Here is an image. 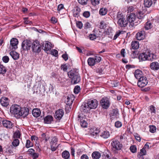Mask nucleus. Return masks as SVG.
Returning <instances> with one entry per match:
<instances>
[{"instance_id":"a878e982","label":"nucleus","mask_w":159,"mask_h":159,"mask_svg":"<svg viewBox=\"0 0 159 159\" xmlns=\"http://www.w3.org/2000/svg\"><path fill=\"white\" fill-rule=\"evenodd\" d=\"M132 48L134 49H137L139 47V43L138 41H133L131 43Z\"/></svg>"},{"instance_id":"2eb2a0df","label":"nucleus","mask_w":159,"mask_h":159,"mask_svg":"<svg viewBox=\"0 0 159 159\" xmlns=\"http://www.w3.org/2000/svg\"><path fill=\"white\" fill-rule=\"evenodd\" d=\"M1 104L3 106L7 107L9 104L8 99L5 97H2L0 100Z\"/></svg>"},{"instance_id":"20e7f679","label":"nucleus","mask_w":159,"mask_h":159,"mask_svg":"<svg viewBox=\"0 0 159 159\" xmlns=\"http://www.w3.org/2000/svg\"><path fill=\"white\" fill-rule=\"evenodd\" d=\"M32 51L34 52H39L41 50V45L39 42L36 40L31 44Z\"/></svg>"},{"instance_id":"c85d7f7f","label":"nucleus","mask_w":159,"mask_h":159,"mask_svg":"<svg viewBox=\"0 0 159 159\" xmlns=\"http://www.w3.org/2000/svg\"><path fill=\"white\" fill-rule=\"evenodd\" d=\"M93 158L94 159H98L101 157L100 153L98 152H95L92 155Z\"/></svg>"},{"instance_id":"aec40b11","label":"nucleus","mask_w":159,"mask_h":159,"mask_svg":"<svg viewBox=\"0 0 159 159\" xmlns=\"http://www.w3.org/2000/svg\"><path fill=\"white\" fill-rule=\"evenodd\" d=\"M136 17V16L135 14L131 13L128 16V20L129 22L132 23L135 20Z\"/></svg>"},{"instance_id":"9b49d317","label":"nucleus","mask_w":159,"mask_h":159,"mask_svg":"<svg viewBox=\"0 0 159 159\" xmlns=\"http://www.w3.org/2000/svg\"><path fill=\"white\" fill-rule=\"evenodd\" d=\"M64 114V111L62 109H59L57 110L55 114V118L58 120L61 119Z\"/></svg>"},{"instance_id":"79ce46f5","label":"nucleus","mask_w":159,"mask_h":159,"mask_svg":"<svg viewBox=\"0 0 159 159\" xmlns=\"http://www.w3.org/2000/svg\"><path fill=\"white\" fill-rule=\"evenodd\" d=\"M156 127L155 126L152 125L150 126V131L152 133H154L156 132Z\"/></svg>"},{"instance_id":"7c9ffc66","label":"nucleus","mask_w":159,"mask_h":159,"mask_svg":"<svg viewBox=\"0 0 159 159\" xmlns=\"http://www.w3.org/2000/svg\"><path fill=\"white\" fill-rule=\"evenodd\" d=\"M70 156L69 152L67 151H64L62 153V157L65 159H68L70 157Z\"/></svg>"},{"instance_id":"58836bf2","label":"nucleus","mask_w":159,"mask_h":159,"mask_svg":"<svg viewBox=\"0 0 159 159\" xmlns=\"http://www.w3.org/2000/svg\"><path fill=\"white\" fill-rule=\"evenodd\" d=\"M19 144V141L18 139H15L12 142L13 145L14 147L17 146Z\"/></svg>"},{"instance_id":"de8ad7c7","label":"nucleus","mask_w":159,"mask_h":159,"mask_svg":"<svg viewBox=\"0 0 159 159\" xmlns=\"http://www.w3.org/2000/svg\"><path fill=\"white\" fill-rule=\"evenodd\" d=\"M112 28L110 27H109L105 31V34L107 35H109L112 33Z\"/></svg>"},{"instance_id":"37998d69","label":"nucleus","mask_w":159,"mask_h":159,"mask_svg":"<svg viewBox=\"0 0 159 159\" xmlns=\"http://www.w3.org/2000/svg\"><path fill=\"white\" fill-rule=\"evenodd\" d=\"M106 27V23L103 21H102L100 23V28L102 29H104Z\"/></svg>"},{"instance_id":"f257e3e1","label":"nucleus","mask_w":159,"mask_h":159,"mask_svg":"<svg viewBox=\"0 0 159 159\" xmlns=\"http://www.w3.org/2000/svg\"><path fill=\"white\" fill-rule=\"evenodd\" d=\"M10 111L16 117L19 118L21 116L23 117H26L28 114V111L21 109L20 106L17 105H12L10 109Z\"/></svg>"},{"instance_id":"4d7b16f0","label":"nucleus","mask_w":159,"mask_h":159,"mask_svg":"<svg viewBox=\"0 0 159 159\" xmlns=\"http://www.w3.org/2000/svg\"><path fill=\"white\" fill-rule=\"evenodd\" d=\"M77 26L79 29H81L83 27V24L82 22L80 21H78L76 23Z\"/></svg>"},{"instance_id":"f704fd0d","label":"nucleus","mask_w":159,"mask_h":159,"mask_svg":"<svg viewBox=\"0 0 159 159\" xmlns=\"http://www.w3.org/2000/svg\"><path fill=\"white\" fill-rule=\"evenodd\" d=\"M107 9L102 8L100 9L99 12L101 15L103 16L105 15L107 13Z\"/></svg>"},{"instance_id":"0e129e2a","label":"nucleus","mask_w":159,"mask_h":159,"mask_svg":"<svg viewBox=\"0 0 159 159\" xmlns=\"http://www.w3.org/2000/svg\"><path fill=\"white\" fill-rule=\"evenodd\" d=\"M31 139L32 141H37L38 139V138L35 136H32L31 137Z\"/></svg>"},{"instance_id":"a19ab883","label":"nucleus","mask_w":159,"mask_h":159,"mask_svg":"<svg viewBox=\"0 0 159 159\" xmlns=\"http://www.w3.org/2000/svg\"><path fill=\"white\" fill-rule=\"evenodd\" d=\"M130 149L131 152L133 153H135L137 152L136 147L135 145H133L130 146Z\"/></svg>"},{"instance_id":"e433bc0d","label":"nucleus","mask_w":159,"mask_h":159,"mask_svg":"<svg viewBox=\"0 0 159 159\" xmlns=\"http://www.w3.org/2000/svg\"><path fill=\"white\" fill-rule=\"evenodd\" d=\"M80 90V88L79 86L77 85L75 86L74 90V93L75 94L78 93Z\"/></svg>"},{"instance_id":"49530a36","label":"nucleus","mask_w":159,"mask_h":159,"mask_svg":"<svg viewBox=\"0 0 159 159\" xmlns=\"http://www.w3.org/2000/svg\"><path fill=\"white\" fill-rule=\"evenodd\" d=\"M137 16L139 19H142L143 18L144 15L142 12L139 11L137 14Z\"/></svg>"},{"instance_id":"338daca9","label":"nucleus","mask_w":159,"mask_h":159,"mask_svg":"<svg viewBox=\"0 0 159 159\" xmlns=\"http://www.w3.org/2000/svg\"><path fill=\"white\" fill-rule=\"evenodd\" d=\"M61 67V69H62L64 71H66L67 69V67L66 65H62Z\"/></svg>"},{"instance_id":"4468645a","label":"nucleus","mask_w":159,"mask_h":159,"mask_svg":"<svg viewBox=\"0 0 159 159\" xmlns=\"http://www.w3.org/2000/svg\"><path fill=\"white\" fill-rule=\"evenodd\" d=\"M144 34V31H141L137 33L136 35V39L139 40L143 39L145 37Z\"/></svg>"},{"instance_id":"680f3d73","label":"nucleus","mask_w":159,"mask_h":159,"mask_svg":"<svg viewBox=\"0 0 159 159\" xmlns=\"http://www.w3.org/2000/svg\"><path fill=\"white\" fill-rule=\"evenodd\" d=\"M64 7V6L62 4H59L57 7V10L58 11H60L62 9H63Z\"/></svg>"},{"instance_id":"f3484780","label":"nucleus","mask_w":159,"mask_h":159,"mask_svg":"<svg viewBox=\"0 0 159 159\" xmlns=\"http://www.w3.org/2000/svg\"><path fill=\"white\" fill-rule=\"evenodd\" d=\"M134 75L135 77L139 80L140 78L143 76L142 72L139 70H136L134 72Z\"/></svg>"},{"instance_id":"72a5a7b5","label":"nucleus","mask_w":159,"mask_h":159,"mask_svg":"<svg viewBox=\"0 0 159 159\" xmlns=\"http://www.w3.org/2000/svg\"><path fill=\"white\" fill-rule=\"evenodd\" d=\"M152 27L151 23L150 21H148L146 23L144 27L146 30H148L151 29Z\"/></svg>"},{"instance_id":"a18cd8bd","label":"nucleus","mask_w":159,"mask_h":159,"mask_svg":"<svg viewBox=\"0 0 159 159\" xmlns=\"http://www.w3.org/2000/svg\"><path fill=\"white\" fill-rule=\"evenodd\" d=\"M79 3L82 5H85L87 3L88 0H78Z\"/></svg>"},{"instance_id":"c9c22d12","label":"nucleus","mask_w":159,"mask_h":159,"mask_svg":"<svg viewBox=\"0 0 159 159\" xmlns=\"http://www.w3.org/2000/svg\"><path fill=\"white\" fill-rule=\"evenodd\" d=\"M149 110L151 112V114H155L156 113V109L155 107L151 105L149 107Z\"/></svg>"},{"instance_id":"8fccbe9b","label":"nucleus","mask_w":159,"mask_h":159,"mask_svg":"<svg viewBox=\"0 0 159 159\" xmlns=\"http://www.w3.org/2000/svg\"><path fill=\"white\" fill-rule=\"evenodd\" d=\"M93 59H94L95 63L100 62L101 60V57L98 56H96Z\"/></svg>"},{"instance_id":"f03ea898","label":"nucleus","mask_w":159,"mask_h":159,"mask_svg":"<svg viewBox=\"0 0 159 159\" xmlns=\"http://www.w3.org/2000/svg\"><path fill=\"white\" fill-rule=\"evenodd\" d=\"M67 74L69 77L71 79V82L72 84H76L80 82V77L78 73L75 70H71Z\"/></svg>"},{"instance_id":"473e14b6","label":"nucleus","mask_w":159,"mask_h":159,"mask_svg":"<svg viewBox=\"0 0 159 159\" xmlns=\"http://www.w3.org/2000/svg\"><path fill=\"white\" fill-rule=\"evenodd\" d=\"M7 71L6 67L2 65H0V74H4Z\"/></svg>"},{"instance_id":"3c124183","label":"nucleus","mask_w":159,"mask_h":159,"mask_svg":"<svg viewBox=\"0 0 159 159\" xmlns=\"http://www.w3.org/2000/svg\"><path fill=\"white\" fill-rule=\"evenodd\" d=\"M119 82L116 81H112L111 84H112L111 86L114 87H117L119 85Z\"/></svg>"},{"instance_id":"e2e57ef3","label":"nucleus","mask_w":159,"mask_h":159,"mask_svg":"<svg viewBox=\"0 0 159 159\" xmlns=\"http://www.w3.org/2000/svg\"><path fill=\"white\" fill-rule=\"evenodd\" d=\"M91 26V25L89 22H87L85 24V29H87V28H90Z\"/></svg>"},{"instance_id":"cd10ccee","label":"nucleus","mask_w":159,"mask_h":159,"mask_svg":"<svg viewBox=\"0 0 159 159\" xmlns=\"http://www.w3.org/2000/svg\"><path fill=\"white\" fill-rule=\"evenodd\" d=\"M152 0H144V5L145 7H149L152 6Z\"/></svg>"},{"instance_id":"9d476101","label":"nucleus","mask_w":159,"mask_h":159,"mask_svg":"<svg viewBox=\"0 0 159 159\" xmlns=\"http://www.w3.org/2000/svg\"><path fill=\"white\" fill-rule=\"evenodd\" d=\"M87 103L91 109L96 108L98 105L97 101L95 99L89 100Z\"/></svg>"},{"instance_id":"864d4df0","label":"nucleus","mask_w":159,"mask_h":159,"mask_svg":"<svg viewBox=\"0 0 159 159\" xmlns=\"http://www.w3.org/2000/svg\"><path fill=\"white\" fill-rule=\"evenodd\" d=\"M2 59L3 62L6 63L8 62L9 61V58L7 56H5L3 57Z\"/></svg>"},{"instance_id":"a211bd4d","label":"nucleus","mask_w":159,"mask_h":159,"mask_svg":"<svg viewBox=\"0 0 159 159\" xmlns=\"http://www.w3.org/2000/svg\"><path fill=\"white\" fill-rule=\"evenodd\" d=\"M73 15L75 17H78L79 16L80 13V9L78 7L74 8L73 10Z\"/></svg>"},{"instance_id":"f8f14e48","label":"nucleus","mask_w":159,"mask_h":159,"mask_svg":"<svg viewBox=\"0 0 159 159\" xmlns=\"http://www.w3.org/2000/svg\"><path fill=\"white\" fill-rule=\"evenodd\" d=\"M90 109H91L87 103L81 106L80 109L81 111L84 113H87L89 112Z\"/></svg>"},{"instance_id":"393cba45","label":"nucleus","mask_w":159,"mask_h":159,"mask_svg":"<svg viewBox=\"0 0 159 159\" xmlns=\"http://www.w3.org/2000/svg\"><path fill=\"white\" fill-rule=\"evenodd\" d=\"M51 45V43L50 42H48L44 45H43L42 47L43 49L45 51H48L50 50L52 48Z\"/></svg>"},{"instance_id":"69168bd1","label":"nucleus","mask_w":159,"mask_h":159,"mask_svg":"<svg viewBox=\"0 0 159 159\" xmlns=\"http://www.w3.org/2000/svg\"><path fill=\"white\" fill-rule=\"evenodd\" d=\"M14 136L16 138H20V134L19 131H16L14 133Z\"/></svg>"},{"instance_id":"bb28decb","label":"nucleus","mask_w":159,"mask_h":159,"mask_svg":"<svg viewBox=\"0 0 159 159\" xmlns=\"http://www.w3.org/2000/svg\"><path fill=\"white\" fill-rule=\"evenodd\" d=\"M148 60L152 61L155 58V55L151 53L150 52L147 51Z\"/></svg>"},{"instance_id":"39448f33","label":"nucleus","mask_w":159,"mask_h":159,"mask_svg":"<svg viewBox=\"0 0 159 159\" xmlns=\"http://www.w3.org/2000/svg\"><path fill=\"white\" fill-rule=\"evenodd\" d=\"M148 83V80L146 77L144 76L140 78L138 82L139 87L142 88L146 86Z\"/></svg>"},{"instance_id":"bf43d9fd","label":"nucleus","mask_w":159,"mask_h":159,"mask_svg":"<svg viewBox=\"0 0 159 159\" xmlns=\"http://www.w3.org/2000/svg\"><path fill=\"white\" fill-rule=\"evenodd\" d=\"M135 139L139 142H140L141 141V138L139 134H135L134 135Z\"/></svg>"},{"instance_id":"ea45409f","label":"nucleus","mask_w":159,"mask_h":159,"mask_svg":"<svg viewBox=\"0 0 159 159\" xmlns=\"http://www.w3.org/2000/svg\"><path fill=\"white\" fill-rule=\"evenodd\" d=\"M90 1L91 4L94 6L98 5L100 3L99 0H90Z\"/></svg>"},{"instance_id":"0eeeda50","label":"nucleus","mask_w":159,"mask_h":159,"mask_svg":"<svg viewBox=\"0 0 159 159\" xmlns=\"http://www.w3.org/2000/svg\"><path fill=\"white\" fill-rule=\"evenodd\" d=\"M32 43L30 40H24L22 44V48L24 50H30Z\"/></svg>"},{"instance_id":"5fc2aeb1","label":"nucleus","mask_w":159,"mask_h":159,"mask_svg":"<svg viewBox=\"0 0 159 159\" xmlns=\"http://www.w3.org/2000/svg\"><path fill=\"white\" fill-rule=\"evenodd\" d=\"M57 147V145L51 144V149L53 151H55Z\"/></svg>"},{"instance_id":"1a4fd4ad","label":"nucleus","mask_w":159,"mask_h":159,"mask_svg":"<svg viewBox=\"0 0 159 159\" xmlns=\"http://www.w3.org/2000/svg\"><path fill=\"white\" fill-rule=\"evenodd\" d=\"M18 43V40L16 38H12L10 40V48L12 49H16L17 48Z\"/></svg>"},{"instance_id":"c03bdc74","label":"nucleus","mask_w":159,"mask_h":159,"mask_svg":"<svg viewBox=\"0 0 159 159\" xmlns=\"http://www.w3.org/2000/svg\"><path fill=\"white\" fill-rule=\"evenodd\" d=\"M33 146V144L31 143L30 141V140H27L26 141V142L25 145V146L27 148H29Z\"/></svg>"},{"instance_id":"7ed1b4c3","label":"nucleus","mask_w":159,"mask_h":159,"mask_svg":"<svg viewBox=\"0 0 159 159\" xmlns=\"http://www.w3.org/2000/svg\"><path fill=\"white\" fill-rule=\"evenodd\" d=\"M111 149L115 153H117L119 150V141L118 140H115L111 143Z\"/></svg>"},{"instance_id":"13d9d810","label":"nucleus","mask_w":159,"mask_h":159,"mask_svg":"<svg viewBox=\"0 0 159 159\" xmlns=\"http://www.w3.org/2000/svg\"><path fill=\"white\" fill-rule=\"evenodd\" d=\"M125 49L124 48L122 49L120 51V54L121 56H122L123 57H125Z\"/></svg>"},{"instance_id":"c756f323","label":"nucleus","mask_w":159,"mask_h":159,"mask_svg":"<svg viewBox=\"0 0 159 159\" xmlns=\"http://www.w3.org/2000/svg\"><path fill=\"white\" fill-rule=\"evenodd\" d=\"M110 133L108 131H104L100 135V136L104 139H107L110 136Z\"/></svg>"},{"instance_id":"4be33fe9","label":"nucleus","mask_w":159,"mask_h":159,"mask_svg":"<svg viewBox=\"0 0 159 159\" xmlns=\"http://www.w3.org/2000/svg\"><path fill=\"white\" fill-rule=\"evenodd\" d=\"M53 118L51 116H48L44 119L45 123L49 124L53 121Z\"/></svg>"},{"instance_id":"052dcab7","label":"nucleus","mask_w":159,"mask_h":159,"mask_svg":"<svg viewBox=\"0 0 159 159\" xmlns=\"http://www.w3.org/2000/svg\"><path fill=\"white\" fill-rule=\"evenodd\" d=\"M89 38L91 40H93L96 39V36L94 34H91L89 35Z\"/></svg>"},{"instance_id":"423d86ee","label":"nucleus","mask_w":159,"mask_h":159,"mask_svg":"<svg viewBox=\"0 0 159 159\" xmlns=\"http://www.w3.org/2000/svg\"><path fill=\"white\" fill-rule=\"evenodd\" d=\"M128 21L126 19L125 14H120V26L125 27L127 26Z\"/></svg>"},{"instance_id":"5701e85b","label":"nucleus","mask_w":159,"mask_h":159,"mask_svg":"<svg viewBox=\"0 0 159 159\" xmlns=\"http://www.w3.org/2000/svg\"><path fill=\"white\" fill-rule=\"evenodd\" d=\"M87 119L84 117H82L80 119V125L82 127L85 128L87 126L88 124L87 122Z\"/></svg>"},{"instance_id":"603ef678","label":"nucleus","mask_w":159,"mask_h":159,"mask_svg":"<svg viewBox=\"0 0 159 159\" xmlns=\"http://www.w3.org/2000/svg\"><path fill=\"white\" fill-rule=\"evenodd\" d=\"M139 153L145 155L146 154L147 152L145 148L143 147V148L140 150V152H139Z\"/></svg>"},{"instance_id":"dca6fc26","label":"nucleus","mask_w":159,"mask_h":159,"mask_svg":"<svg viewBox=\"0 0 159 159\" xmlns=\"http://www.w3.org/2000/svg\"><path fill=\"white\" fill-rule=\"evenodd\" d=\"M150 67L153 70H157L159 69V64L156 61L152 62L150 65Z\"/></svg>"},{"instance_id":"ddd939ff","label":"nucleus","mask_w":159,"mask_h":159,"mask_svg":"<svg viewBox=\"0 0 159 159\" xmlns=\"http://www.w3.org/2000/svg\"><path fill=\"white\" fill-rule=\"evenodd\" d=\"M2 124L4 127L9 129L12 128L13 125V124L10 121L6 120L2 121Z\"/></svg>"},{"instance_id":"4c0bfd02","label":"nucleus","mask_w":159,"mask_h":159,"mask_svg":"<svg viewBox=\"0 0 159 159\" xmlns=\"http://www.w3.org/2000/svg\"><path fill=\"white\" fill-rule=\"evenodd\" d=\"M57 139L56 137H53L50 143L52 144L57 145Z\"/></svg>"},{"instance_id":"6e6552de","label":"nucleus","mask_w":159,"mask_h":159,"mask_svg":"<svg viewBox=\"0 0 159 159\" xmlns=\"http://www.w3.org/2000/svg\"><path fill=\"white\" fill-rule=\"evenodd\" d=\"M100 104L102 108L107 109L109 106L110 103L109 100L107 98H104L101 100Z\"/></svg>"},{"instance_id":"774afa93","label":"nucleus","mask_w":159,"mask_h":159,"mask_svg":"<svg viewBox=\"0 0 159 159\" xmlns=\"http://www.w3.org/2000/svg\"><path fill=\"white\" fill-rule=\"evenodd\" d=\"M81 159H89V157L86 155L83 154L81 157Z\"/></svg>"},{"instance_id":"b1692460","label":"nucleus","mask_w":159,"mask_h":159,"mask_svg":"<svg viewBox=\"0 0 159 159\" xmlns=\"http://www.w3.org/2000/svg\"><path fill=\"white\" fill-rule=\"evenodd\" d=\"M10 54L14 60H16L19 58V54L16 52L12 51Z\"/></svg>"},{"instance_id":"2f4dec72","label":"nucleus","mask_w":159,"mask_h":159,"mask_svg":"<svg viewBox=\"0 0 159 159\" xmlns=\"http://www.w3.org/2000/svg\"><path fill=\"white\" fill-rule=\"evenodd\" d=\"M88 65L90 66H93L95 64V62L93 58L89 57L87 61Z\"/></svg>"},{"instance_id":"09e8293b","label":"nucleus","mask_w":159,"mask_h":159,"mask_svg":"<svg viewBox=\"0 0 159 159\" xmlns=\"http://www.w3.org/2000/svg\"><path fill=\"white\" fill-rule=\"evenodd\" d=\"M51 54L55 57H57L58 55V52L57 50L53 49L51 51Z\"/></svg>"},{"instance_id":"6e6d98bb","label":"nucleus","mask_w":159,"mask_h":159,"mask_svg":"<svg viewBox=\"0 0 159 159\" xmlns=\"http://www.w3.org/2000/svg\"><path fill=\"white\" fill-rule=\"evenodd\" d=\"M90 13L89 11H85L83 13V16L86 18H88L90 16Z\"/></svg>"},{"instance_id":"412c9836","label":"nucleus","mask_w":159,"mask_h":159,"mask_svg":"<svg viewBox=\"0 0 159 159\" xmlns=\"http://www.w3.org/2000/svg\"><path fill=\"white\" fill-rule=\"evenodd\" d=\"M32 113L34 116L36 117H37L40 116L41 114V111L39 109H34L32 110Z\"/></svg>"},{"instance_id":"6ab92c4d","label":"nucleus","mask_w":159,"mask_h":159,"mask_svg":"<svg viewBox=\"0 0 159 159\" xmlns=\"http://www.w3.org/2000/svg\"><path fill=\"white\" fill-rule=\"evenodd\" d=\"M147 51L145 52H143L139 54V60L141 61H144L147 60Z\"/></svg>"}]
</instances>
